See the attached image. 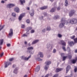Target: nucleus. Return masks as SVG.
I'll list each match as a JSON object with an SVG mask.
<instances>
[{"instance_id":"24","label":"nucleus","mask_w":77,"mask_h":77,"mask_svg":"<svg viewBox=\"0 0 77 77\" xmlns=\"http://www.w3.org/2000/svg\"><path fill=\"white\" fill-rule=\"evenodd\" d=\"M32 29V28L31 27H28L26 29V31L27 32H29L30 30H31Z\"/></svg>"},{"instance_id":"52","label":"nucleus","mask_w":77,"mask_h":77,"mask_svg":"<svg viewBox=\"0 0 77 77\" xmlns=\"http://www.w3.org/2000/svg\"><path fill=\"white\" fill-rule=\"evenodd\" d=\"M48 77V74H47L45 76V77Z\"/></svg>"},{"instance_id":"8","label":"nucleus","mask_w":77,"mask_h":77,"mask_svg":"<svg viewBox=\"0 0 77 77\" xmlns=\"http://www.w3.org/2000/svg\"><path fill=\"white\" fill-rule=\"evenodd\" d=\"M14 6H15V5H14V4H10L7 5V8H12V7Z\"/></svg>"},{"instance_id":"33","label":"nucleus","mask_w":77,"mask_h":77,"mask_svg":"<svg viewBox=\"0 0 77 77\" xmlns=\"http://www.w3.org/2000/svg\"><path fill=\"white\" fill-rule=\"evenodd\" d=\"M58 75H59L58 74H56L53 77H57Z\"/></svg>"},{"instance_id":"26","label":"nucleus","mask_w":77,"mask_h":77,"mask_svg":"<svg viewBox=\"0 0 77 77\" xmlns=\"http://www.w3.org/2000/svg\"><path fill=\"white\" fill-rule=\"evenodd\" d=\"M59 17L58 16H57L54 17V20H56L57 19H59Z\"/></svg>"},{"instance_id":"61","label":"nucleus","mask_w":77,"mask_h":77,"mask_svg":"<svg viewBox=\"0 0 77 77\" xmlns=\"http://www.w3.org/2000/svg\"><path fill=\"white\" fill-rule=\"evenodd\" d=\"M27 77V75H25L24 76V77Z\"/></svg>"},{"instance_id":"10","label":"nucleus","mask_w":77,"mask_h":77,"mask_svg":"<svg viewBox=\"0 0 77 77\" xmlns=\"http://www.w3.org/2000/svg\"><path fill=\"white\" fill-rule=\"evenodd\" d=\"M11 64V63H9V62H6L5 63V67L6 68L8 67V66H9V65Z\"/></svg>"},{"instance_id":"54","label":"nucleus","mask_w":77,"mask_h":77,"mask_svg":"<svg viewBox=\"0 0 77 77\" xmlns=\"http://www.w3.org/2000/svg\"><path fill=\"white\" fill-rule=\"evenodd\" d=\"M14 67H16V65H13V68H14Z\"/></svg>"},{"instance_id":"18","label":"nucleus","mask_w":77,"mask_h":77,"mask_svg":"<svg viewBox=\"0 0 77 77\" xmlns=\"http://www.w3.org/2000/svg\"><path fill=\"white\" fill-rule=\"evenodd\" d=\"M18 69H17V68H16L15 69H14L13 72L15 73V74H17V72H18Z\"/></svg>"},{"instance_id":"59","label":"nucleus","mask_w":77,"mask_h":77,"mask_svg":"<svg viewBox=\"0 0 77 77\" xmlns=\"http://www.w3.org/2000/svg\"><path fill=\"white\" fill-rule=\"evenodd\" d=\"M75 53H77V50H75Z\"/></svg>"},{"instance_id":"11","label":"nucleus","mask_w":77,"mask_h":77,"mask_svg":"<svg viewBox=\"0 0 77 77\" xmlns=\"http://www.w3.org/2000/svg\"><path fill=\"white\" fill-rule=\"evenodd\" d=\"M77 57H76L75 58V59L74 60H73L72 61V63H75L76 62H77Z\"/></svg>"},{"instance_id":"32","label":"nucleus","mask_w":77,"mask_h":77,"mask_svg":"<svg viewBox=\"0 0 77 77\" xmlns=\"http://www.w3.org/2000/svg\"><path fill=\"white\" fill-rule=\"evenodd\" d=\"M12 15H13V17H15V16L16 15V14H15V13H13L12 14Z\"/></svg>"},{"instance_id":"35","label":"nucleus","mask_w":77,"mask_h":77,"mask_svg":"<svg viewBox=\"0 0 77 77\" xmlns=\"http://www.w3.org/2000/svg\"><path fill=\"white\" fill-rule=\"evenodd\" d=\"M62 48L65 51H66V49H65V47L63 46Z\"/></svg>"},{"instance_id":"19","label":"nucleus","mask_w":77,"mask_h":77,"mask_svg":"<svg viewBox=\"0 0 77 77\" xmlns=\"http://www.w3.org/2000/svg\"><path fill=\"white\" fill-rule=\"evenodd\" d=\"M30 13V15L31 16H32L34 15V11L32 10V11H31Z\"/></svg>"},{"instance_id":"57","label":"nucleus","mask_w":77,"mask_h":77,"mask_svg":"<svg viewBox=\"0 0 77 77\" xmlns=\"http://www.w3.org/2000/svg\"><path fill=\"white\" fill-rule=\"evenodd\" d=\"M70 67H71L70 66H67V68H70Z\"/></svg>"},{"instance_id":"60","label":"nucleus","mask_w":77,"mask_h":77,"mask_svg":"<svg viewBox=\"0 0 77 77\" xmlns=\"http://www.w3.org/2000/svg\"><path fill=\"white\" fill-rule=\"evenodd\" d=\"M37 68H40V66H37Z\"/></svg>"},{"instance_id":"3","label":"nucleus","mask_w":77,"mask_h":77,"mask_svg":"<svg viewBox=\"0 0 77 77\" xmlns=\"http://www.w3.org/2000/svg\"><path fill=\"white\" fill-rule=\"evenodd\" d=\"M31 57V56L30 55L29 56L28 58H26V57L24 56H22L21 57V59H24V60H29V58H30Z\"/></svg>"},{"instance_id":"38","label":"nucleus","mask_w":77,"mask_h":77,"mask_svg":"<svg viewBox=\"0 0 77 77\" xmlns=\"http://www.w3.org/2000/svg\"><path fill=\"white\" fill-rule=\"evenodd\" d=\"M77 71V68H75L74 69V72H76Z\"/></svg>"},{"instance_id":"53","label":"nucleus","mask_w":77,"mask_h":77,"mask_svg":"<svg viewBox=\"0 0 77 77\" xmlns=\"http://www.w3.org/2000/svg\"><path fill=\"white\" fill-rule=\"evenodd\" d=\"M45 70H47V69H48V68H45Z\"/></svg>"},{"instance_id":"23","label":"nucleus","mask_w":77,"mask_h":77,"mask_svg":"<svg viewBox=\"0 0 77 77\" xmlns=\"http://www.w3.org/2000/svg\"><path fill=\"white\" fill-rule=\"evenodd\" d=\"M68 1L67 0H66L65 1V6H68Z\"/></svg>"},{"instance_id":"28","label":"nucleus","mask_w":77,"mask_h":77,"mask_svg":"<svg viewBox=\"0 0 77 77\" xmlns=\"http://www.w3.org/2000/svg\"><path fill=\"white\" fill-rule=\"evenodd\" d=\"M28 50H33V48L32 47H30L28 48Z\"/></svg>"},{"instance_id":"2","label":"nucleus","mask_w":77,"mask_h":77,"mask_svg":"<svg viewBox=\"0 0 77 77\" xmlns=\"http://www.w3.org/2000/svg\"><path fill=\"white\" fill-rule=\"evenodd\" d=\"M75 13V11L74 10H72L70 11L69 13V16L70 17H71L73 15V14Z\"/></svg>"},{"instance_id":"21","label":"nucleus","mask_w":77,"mask_h":77,"mask_svg":"<svg viewBox=\"0 0 77 77\" xmlns=\"http://www.w3.org/2000/svg\"><path fill=\"white\" fill-rule=\"evenodd\" d=\"M40 69V68H35V72H38Z\"/></svg>"},{"instance_id":"4","label":"nucleus","mask_w":77,"mask_h":77,"mask_svg":"<svg viewBox=\"0 0 77 77\" xmlns=\"http://www.w3.org/2000/svg\"><path fill=\"white\" fill-rule=\"evenodd\" d=\"M45 64H46V65L45 66V68H48L49 67V66H48L49 65H50V63H51V61H48L45 63Z\"/></svg>"},{"instance_id":"51","label":"nucleus","mask_w":77,"mask_h":77,"mask_svg":"<svg viewBox=\"0 0 77 77\" xmlns=\"http://www.w3.org/2000/svg\"><path fill=\"white\" fill-rule=\"evenodd\" d=\"M27 10H29L30 9V8H29V7H27Z\"/></svg>"},{"instance_id":"22","label":"nucleus","mask_w":77,"mask_h":77,"mask_svg":"<svg viewBox=\"0 0 77 77\" xmlns=\"http://www.w3.org/2000/svg\"><path fill=\"white\" fill-rule=\"evenodd\" d=\"M20 2L21 5H23V3H25V2H26L24 0H23V1L20 0Z\"/></svg>"},{"instance_id":"46","label":"nucleus","mask_w":77,"mask_h":77,"mask_svg":"<svg viewBox=\"0 0 77 77\" xmlns=\"http://www.w3.org/2000/svg\"><path fill=\"white\" fill-rule=\"evenodd\" d=\"M72 57V56L71 55L69 56V59H71Z\"/></svg>"},{"instance_id":"55","label":"nucleus","mask_w":77,"mask_h":77,"mask_svg":"<svg viewBox=\"0 0 77 77\" xmlns=\"http://www.w3.org/2000/svg\"><path fill=\"white\" fill-rule=\"evenodd\" d=\"M44 14L45 15V17L47 16V13H45V14Z\"/></svg>"},{"instance_id":"34","label":"nucleus","mask_w":77,"mask_h":77,"mask_svg":"<svg viewBox=\"0 0 77 77\" xmlns=\"http://www.w3.org/2000/svg\"><path fill=\"white\" fill-rule=\"evenodd\" d=\"M51 29H50V26H48V27H47V30H50Z\"/></svg>"},{"instance_id":"64","label":"nucleus","mask_w":77,"mask_h":77,"mask_svg":"<svg viewBox=\"0 0 77 77\" xmlns=\"http://www.w3.org/2000/svg\"><path fill=\"white\" fill-rule=\"evenodd\" d=\"M43 18V17H42V18H41V19H42Z\"/></svg>"},{"instance_id":"45","label":"nucleus","mask_w":77,"mask_h":77,"mask_svg":"<svg viewBox=\"0 0 77 77\" xmlns=\"http://www.w3.org/2000/svg\"><path fill=\"white\" fill-rule=\"evenodd\" d=\"M56 49H54V50L53 51V53H56Z\"/></svg>"},{"instance_id":"39","label":"nucleus","mask_w":77,"mask_h":77,"mask_svg":"<svg viewBox=\"0 0 77 77\" xmlns=\"http://www.w3.org/2000/svg\"><path fill=\"white\" fill-rule=\"evenodd\" d=\"M4 27H5V25H3V26H2L1 28L0 29V31L2 30V29H3Z\"/></svg>"},{"instance_id":"30","label":"nucleus","mask_w":77,"mask_h":77,"mask_svg":"<svg viewBox=\"0 0 77 77\" xmlns=\"http://www.w3.org/2000/svg\"><path fill=\"white\" fill-rule=\"evenodd\" d=\"M9 61H13V60H14V58H11L9 59Z\"/></svg>"},{"instance_id":"16","label":"nucleus","mask_w":77,"mask_h":77,"mask_svg":"<svg viewBox=\"0 0 77 77\" xmlns=\"http://www.w3.org/2000/svg\"><path fill=\"white\" fill-rule=\"evenodd\" d=\"M69 45L70 46H72V45H74V44H75V42H69Z\"/></svg>"},{"instance_id":"44","label":"nucleus","mask_w":77,"mask_h":77,"mask_svg":"<svg viewBox=\"0 0 77 77\" xmlns=\"http://www.w3.org/2000/svg\"><path fill=\"white\" fill-rule=\"evenodd\" d=\"M7 47H10V46H11V44H7Z\"/></svg>"},{"instance_id":"40","label":"nucleus","mask_w":77,"mask_h":77,"mask_svg":"<svg viewBox=\"0 0 77 77\" xmlns=\"http://www.w3.org/2000/svg\"><path fill=\"white\" fill-rule=\"evenodd\" d=\"M24 36H27V35L25 34H23L22 35V37H24Z\"/></svg>"},{"instance_id":"36","label":"nucleus","mask_w":77,"mask_h":77,"mask_svg":"<svg viewBox=\"0 0 77 77\" xmlns=\"http://www.w3.org/2000/svg\"><path fill=\"white\" fill-rule=\"evenodd\" d=\"M25 27V26H24V25H21V28H24V27Z\"/></svg>"},{"instance_id":"6","label":"nucleus","mask_w":77,"mask_h":77,"mask_svg":"<svg viewBox=\"0 0 77 77\" xmlns=\"http://www.w3.org/2000/svg\"><path fill=\"white\" fill-rule=\"evenodd\" d=\"M24 15H25V14L24 13L20 14L19 18V20H20H20H21V19L23 18V17H24Z\"/></svg>"},{"instance_id":"9","label":"nucleus","mask_w":77,"mask_h":77,"mask_svg":"<svg viewBox=\"0 0 77 77\" xmlns=\"http://www.w3.org/2000/svg\"><path fill=\"white\" fill-rule=\"evenodd\" d=\"M38 57H43V54L41 52H39L38 55Z\"/></svg>"},{"instance_id":"29","label":"nucleus","mask_w":77,"mask_h":77,"mask_svg":"<svg viewBox=\"0 0 77 77\" xmlns=\"http://www.w3.org/2000/svg\"><path fill=\"white\" fill-rule=\"evenodd\" d=\"M36 60H38V61H40V60H42V59H41L39 58H37L36 59Z\"/></svg>"},{"instance_id":"41","label":"nucleus","mask_w":77,"mask_h":77,"mask_svg":"<svg viewBox=\"0 0 77 77\" xmlns=\"http://www.w3.org/2000/svg\"><path fill=\"white\" fill-rule=\"evenodd\" d=\"M58 37H59V38H61V37H62V35H60V34H58Z\"/></svg>"},{"instance_id":"27","label":"nucleus","mask_w":77,"mask_h":77,"mask_svg":"<svg viewBox=\"0 0 77 77\" xmlns=\"http://www.w3.org/2000/svg\"><path fill=\"white\" fill-rule=\"evenodd\" d=\"M0 45H2L3 44V39H2L1 40H0Z\"/></svg>"},{"instance_id":"7","label":"nucleus","mask_w":77,"mask_h":77,"mask_svg":"<svg viewBox=\"0 0 77 77\" xmlns=\"http://www.w3.org/2000/svg\"><path fill=\"white\" fill-rule=\"evenodd\" d=\"M75 38V35L71 37V39H74L75 42H77V38L74 39Z\"/></svg>"},{"instance_id":"47","label":"nucleus","mask_w":77,"mask_h":77,"mask_svg":"<svg viewBox=\"0 0 77 77\" xmlns=\"http://www.w3.org/2000/svg\"><path fill=\"white\" fill-rule=\"evenodd\" d=\"M67 48V50H69V51H70V48H69V47H68Z\"/></svg>"},{"instance_id":"15","label":"nucleus","mask_w":77,"mask_h":77,"mask_svg":"<svg viewBox=\"0 0 77 77\" xmlns=\"http://www.w3.org/2000/svg\"><path fill=\"white\" fill-rule=\"evenodd\" d=\"M56 11V8H53L51 10L50 12H55Z\"/></svg>"},{"instance_id":"14","label":"nucleus","mask_w":77,"mask_h":77,"mask_svg":"<svg viewBox=\"0 0 77 77\" xmlns=\"http://www.w3.org/2000/svg\"><path fill=\"white\" fill-rule=\"evenodd\" d=\"M60 42L61 43L62 45H64V46L66 45V43H65V42H64V41H63V40H61Z\"/></svg>"},{"instance_id":"43","label":"nucleus","mask_w":77,"mask_h":77,"mask_svg":"<svg viewBox=\"0 0 77 77\" xmlns=\"http://www.w3.org/2000/svg\"><path fill=\"white\" fill-rule=\"evenodd\" d=\"M4 54L3 53H2L0 55V57H2V56H3Z\"/></svg>"},{"instance_id":"58","label":"nucleus","mask_w":77,"mask_h":77,"mask_svg":"<svg viewBox=\"0 0 77 77\" xmlns=\"http://www.w3.org/2000/svg\"><path fill=\"white\" fill-rule=\"evenodd\" d=\"M45 29H43V30H42V32H45Z\"/></svg>"},{"instance_id":"62","label":"nucleus","mask_w":77,"mask_h":77,"mask_svg":"<svg viewBox=\"0 0 77 77\" xmlns=\"http://www.w3.org/2000/svg\"><path fill=\"white\" fill-rule=\"evenodd\" d=\"M24 43H25V44L26 45L27 44V42H25Z\"/></svg>"},{"instance_id":"42","label":"nucleus","mask_w":77,"mask_h":77,"mask_svg":"<svg viewBox=\"0 0 77 77\" xmlns=\"http://www.w3.org/2000/svg\"><path fill=\"white\" fill-rule=\"evenodd\" d=\"M26 23H30V20H27L26 21Z\"/></svg>"},{"instance_id":"12","label":"nucleus","mask_w":77,"mask_h":77,"mask_svg":"<svg viewBox=\"0 0 77 77\" xmlns=\"http://www.w3.org/2000/svg\"><path fill=\"white\" fill-rule=\"evenodd\" d=\"M14 11H15V12L17 13L20 12V9H19V8L17 7H16L14 8Z\"/></svg>"},{"instance_id":"25","label":"nucleus","mask_w":77,"mask_h":77,"mask_svg":"<svg viewBox=\"0 0 77 77\" xmlns=\"http://www.w3.org/2000/svg\"><path fill=\"white\" fill-rule=\"evenodd\" d=\"M69 69H70V68H66V73H68V72L69 71Z\"/></svg>"},{"instance_id":"5","label":"nucleus","mask_w":77,"mask_h":77,"mask_svg":"<svg viewBox=\"0 0 77 77\" xmlns=\"http://www.w3.org/2000/svg\"><path fill=\"white\" fill-rule=\"evenodd\" d=\"M13 35V29H11L9 32V36H12Z\"/></svg>"},{"instance_id":"63","label":"nucleus","mask_w":77,"mask_h":77,"mask_svg":"<svg viewBox=\"0 0 77 77\" xmlns=\"http://www.w3.org/2000/svg\"><path fill=\"white\" fill-rule=\"evenodd\" d=\"M51 2H53V0H50Z\"/></svg>"},{"instance_id":"48","label":"nucleus","mask_w":77,"mask_h":77,"mask_svg":"<svg viewBox=\"0 0 77 77\" xmlns=\"http://www.w3.org/2000/svg\"><path fill=\"white\" fill-rule=\"evenodd\" d=\"M47 45V48H48L50 46V45H48H48Z\"/></svg>"},{"instance_id":"56","label":"nucleus","mask_w":77,"mask_h":77,"mask_svg":"<svg viewBox=\"0 0 77 77\" xmlns=\"http://www.w3.org/2000/svg\"><path fill=\"white\" fill-rule=\"evenodd\" d=\"M63 55H64V54H61V56H63Z\"/></svg>"},{"instance_id":"17","label":"nucleus","mask_w":77,"mask_h":77,"mask_svg":"<svg viewBox=\"0 0 77 77\" xmlns=\"http://www.w3.org/2000/svg\"><path fill=\"white\" fill-rule=\"evenodd\" d=\"M47 6H45L41 7L40 8V9H41L42 10H44V9H47Z\"/></svg>"},{"instance_id":"20","label":"nucleus","mask_w":77,"mask_h":77,"mask_svg":"<svg viewBox=\"0 0 77 77\" xmlns=\"http://www.w3.org/2000/svg\"><path fill=\"white\" fill-rule=\"evenodd\" d=\"M38 41H39V40H35L32 42V44H36V43L38 42Z\"/></svg>"},{"instance_id":"31","label":"nucleus","mask_w":77,"mask_h":77,"mask_svg":"<svg viewBox=\"0 0 77 77\" xmlns=\"http://www.w3.org/2000/svg\"><path fill=\"white\" fill-rule=\"evenodd\" d=\"M66 57H63V61H64V60H65V59H66Z\"/></svg>"},{"instance_id":"37","label":"nucleus","mask_w":77,"mask_h":77,"mask_svg":"<svg viewBox=\"0 0 77 77\" xmlns=\"http://www.w3.org/2000/svg\"><path fill=\"white\" fill-rule=\"evenodd\" d=\"M34 32H35V30H32L31 31V33H34Z\"/></svg>"},{"instance_id":"50","label":"nucleus","mask_w":77,"mask_h":77,"mask_svg":"<svg viewBox=\"0 0 77 77\" xmlns=\"http://www.w3.org/2000/svg\"><path fill=\"white\" fill-rule=\"evenodd\" d=\"M57 10L59 11V10H60V7H58L57 8Z\"/></svg>"},{"instance_id":"49","label":"nucleus","mask_w":77,"mask_h":77,"mask_svg":"<svg viewBox=\"0 0 77 77\" xmlns=\"http://www.w3.org/2000/svg\"><path fill=\"white\" fill-rule=\"evenodd\" d=\"M1 3H5V1H1Z\"/></svg>"},{"instance_id":"13","label":"nucleus","mask_w":77,"mask_h":77,"mask_svg":"<svg viewBox=\"0 0 77 77\" xmlns=\"http://www.w3.org/2000/svg\"><path fill=\"white\" fill-rule=\"evenodd\" d=\"M61 70H62V68H57L56 70V72H59V71H61Z\"/></svg>"},{"instance_id":"1","label":"nucleus","mask_w":77,"mask_h":77,"mask_svg":"<svg viewBox=\"0 0 77 77\" xmlns=\"http://www.w3.org/2000/svg\"><path fill=\"white\" fill-rule=\"evenodd\" d=\"M65 18H63L61 19V21L62 23L60 24V27H64V25L65 24H67L68 23H70L71 24H75L77 22V20L75 19H73L71 20H69L67 21L65 20Z\"/></svg>"}]
</instances>
